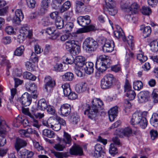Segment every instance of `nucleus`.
<instances>
[{"instance_id":"f257e3e1","label":"nucleus","mask_w":158,"mask_h":158,"mask_svg":"<svg viewBox=\"0 0 158 158\" xmlns=\"http://www.w3.org/2000/svg\"><path fill=\"white\" fill-rule=\"evenodd\" d=\"M89 103H84L81 109L84 111L85 115H87L90 118H92V115L96 113L99 109H102V106L104 104L99 98H94L89 100Z\"/></svg>"},{"instance_id":"f03ea898","label":"nucleus","mask_w":158,"mask_h":158,"mask_svg":"<svg viewBox=\"0 0 158 158\" xmlns=\"http://www.w3.org/2000/svg\"><path fill=\"white\" fill-rule=\"evenodd\" d=\"M147 111H144L142 113L135 112L131 119V123L133 125L139 124L141 128L145 129L147 126L148 122L144 116L147 115Z\"/></svg>"},{"instance_id":"7ed1b4c3","label":"nucleus","mask_w":158,"mask_h":158,"mask_svg":"<svg viewBox=\"0 0 158 158\" xmlns=\"http://www.w3.org/2000/svg\"><path fill=\"white\" fill-rule=\"evenodd\" d=\"M83 47L86 52L91 54L97 50L98 47L97 42L92 38H86L84 41Z\"/></svg>"},{"instance_id":"20e7f679","label":"nucleus","mask_w":158,"mask_h":158,"mask_svg":"<svg viewBox=\"0 0 158 158\" xmlns=\"http://www.w3.org/2000/svg\"><path fill=\"white\" fill-rule=\"evenodd\" d=\"M115 78L112 74H106L100 81V86L101 88L103 89H107L111 88L115 83Z\"/></svg>"},{"instance_id":"39448f33","label":"nucleus","mask_w":158,"mask_h":158,"mask_svg":"<svg viewBox=\"0 0 158 158\" xmlns=\"http://www.w3.org/2000/svg\"><path fill=\"white\" fill-rule=\"evenodd\" d=\"M73 40L66 41L64 45L66 50L72 55L75 56L81 51V47Z\"/></svg>"},{"instance_id":"423d86ee","label":"nucleus","mask_w":158,"mask_h":158,"mask_svg":"<svg viewBox=\"0 0 158 158\" xmlns=\"http://www.w3.org/2000/svg\"><path fill=\"white\" fill-rule=\"evenodd\" d=\"M107 58L105 55H100L97 57V61L95 64V68L96 69H102L105 68L106 69L110 67L109 64H108L107 62Z\"/></svg>"},{"instance_id":"0eeeda50","label":"nucleus","mask_w":158,"mask_h":158,"mask_svg":"<svg viewBox=\"0 0 158 158\" xmlns=\"http://www.w3.org/2000/svg\"><path fill=\"white\" fill-rule=\"evenodd\" d=\"M137 131V130H133L132 131L130 127H127L124 128L118 129L116 130L115 133L120 137H123L124 136L127 137L130 136L132 135L133 132L134 134L136 135Z\"/></svg>"},{"instance_id":"6e6552de","label":"nucleus","mask_w":158,"mask_h":158,"mask_svg":"<svg viewBox=\"0 0 158 158\" xmlns=\"http://www.w3.org/2000/svg\"><path fill=\"white\" fill-rule=\"evenodd\" d=\"M71 111L70 105L68 104H64L60 106L58 113L62 117H67Z\"/></svg>"},{"instance_id":"1a4fd4ad","label":"nucleus","mask_w":158,"mask_h":158,"mask_svg":"<svg viewBox=\"0 0 158 158\" xmlns=\"http://www.w3.org/2000/svg\"><path fill=\"white\" fill-rule=\"evenodd\" d=\"M31 97L27 93H25L19 99V101L23 107L29 106L31 102Z\"/></svg>"},{"instance_id":"9d476101","label":"nucleus","mask_w":158,"mask_h":158,"mask_svg":"<svg viewBox=\"0 0 158 158\" xmlns=\"http://www.w3.org/2000/svg\"><path fill=\"white\" fill-rule=\"evenodd\" d=\"M115 44L112 40H106L102 47V49L104 52H111L114 50Z\"/></svg>"},{"instance_id":"9b49d317","label":"nucleus","mask_w":158,"mask_h":158,"mask_svg":"<svg viewBox=\"0 0 158 158\" xmlns=\"http://www.w3.org/2000/svg\"><path fill=\"white\" fill-rule=\"evenodd\" d=\"M47 105L45 100L44 99H41L38 102L36 107L33 106L31 108V111L33 113L37 110H45Z\"/></svg>"},{"instance_id":"f8f14e48","label":"nucleus","mask_w":158,"mask_h":158,"mask_svg":"<svg viewBox=\"0 0 158 158\" xmlns=\"http://www.w3.org/2000/svg\"><path fill=\"white\" fill-rule=\"evenodd\" d=\"M45 88L47 92H50L51 89L54 87L55 85L54 80L49 76H46L44 79Z\"/></svg>"},{"instance_id":"ddd939ff","label":"nucleus","mask_w":158,"mask_h":158,"mask_svg":"<svg viewBox=\"0 0 158 158\" xmlns=\"http://www.w3.org/2000/svg\"><path fill=\"white\" fill-rule=\"evenodd\" d=\"M77 23L80 26L85 27L90 22L91 20L89 16H80L77 18Z\"/></svg>"},{"instance_id":"4468645a","label":"nucleus","mask_w":158,"mask_h":158,"mask_svg":"<svg viewBox=\"0 0 158 158\" xmlns=\"http://www.w3.org/2000/svg\"><path fill=\"white\" fill-rule=\"evenodd\" d=\"M24 15L21 10L17 9L15 13V15L13 19V22L15 24H19L23 19Z\"/></svg>"},{"instance_id":"2eb2a0df","label":"nucleus","mask_w":158,"mask_h":158,"mask_svg":"<svg viewBox=\"0 0 158 158\" xmlns=\"http://www.w3.org/2000/svg\"><path fill=\"white\" fill-rule=\"evenodd\" d=\"M118 112V107L117 106L112 107L108 111L109 118L110 122L114 120L117 115Z\"/></svg>"},{"instance_id":"dca6fc26","label":"nucleus","mask_w":158,"mask_h":158,"mask_svg":"<svg viewBox=\"0 0 158 158\" xmlns=\"http://www.w3.org/2000/svg\"><path fill=\"white\" fill-rule=\"evenodd\" d=\"M70 153L72 155L81 156L83 154L82 149L79 146L75 145L70 149Z\"/></svg>"},{"instance_id":"f3484780","label":"nucleus","mask_w":158,"mask_h":158,"mask_svg":"<svg viewBox=\"0 0 158 158\" xmlns=\"http://www.w3.org/2000/svg\"><path fill=\"white\" fill-rule=\"evenodd\" d=\"M85 64V58L82 56H77L76 57L75 60V69L76 67L81 68Z\"/></svg>"},{"instance_id":"a211bd4d","label":"nucleus","mask_w":158,"mask_h":158,"mask_svg":"<svg viewBox=\"0 0 158 158\" xmlns=\"http://www.w3.org/2000/svg\"><path fill=\"white\" fill-rule=\"evenodd\" d=\"M26 145L27 143L25 141L21 139L18 138L16 140L15 147L17 152H18L21 148L26 146Z\"/></svg>"},{"instance_id":"6ab92c4d","label":"nucleus","mask_w":158,"mask_h":158,"mask_svg":"<svg viewBox=\"0 0 158 158\" xmlns=\"http://www.w3.org/2000/svg\"><path fill=\"white\" fill-rule=\"evenodd\" d=\"M58 140L61 142H63L66 144H68L69 146L71 144V138L70 135L65 132H64V138L60 139L58 137Z\"/></svg>"},{"instance_id":"aec40b11","label":"nucleus","mask_w":158,"mask_h":158,"mask_svg":"<svg viewBox=\"0 0 158 158\" xmlns=\"http://www.w3.org/2000/svg\"><path fill=\"white\" fill-rule=\"evenodd\" d=\"M88 89L86 84L83 82L76 85L75 88L76 92L79 93L85 91Z\"/></svg>"},{"instance_id":"412c9836","label":"nucleus","mask_w":158,"mask_h":158,"mask_svg":"<svg viewBox=\"0 0 158 158\" xmlns=\"http://www.w3.org/2000/svg\"><path fill=\"white\" fill-rule=\"evenodd\" d=\"M149 92L148 91H142L140 92L138 95V97L141 103L145 102L148 98Z\"/></svg>"},{"instance_id":"4be33fe9","label":"nucleus","mask_w":158,"mask_h":158,"mask_svg":"<svg viewBox=\"0 0 158 158\" xmlns=\"http://www.w3.org/2000/svg\"><path fill=\"white\" fill-rule=\"evenodd\" d=\"M74 14L73 11H70L65 13L63 15V17L64 21H74L75 19L73 17Z\"/></svg>"},{"instance_id":"5701e85b","label":"nucleus","mask_w":158,"mask_h":158,"mask_svg":"<svg viewBox=\"0 0 158 158\" xmlns=\"http://www.w3.org/2000/svg\"><path fill=\"white\" fill-rule=\"evenodd\" d=\"M102 148V145L99 144H97L94 147V156L96 158H99L101 156Z\"/></svg>"},{"instance_id":"b1692460","label":"nucleus","mask_w":158,"mask_h":158,"mask_svg":"<svg viewBox=\"0 0 158 158\" xmlns=\"http://www.w3.org/2000/svg\"><path fill=\"white\" fill-rule=\"evenodd\" d=\"M16 122L18 123L23 124L24 127H25L29 125L28 120L26 119L24 116L18 115L16 118Z\"/></svg>"},{"instance_id":"393cba45","label":"nucleus","mask_w":158,"mask_h":158,"mask_svg":"<svg viewBox=\"0 0 158 158\" xmlns=\"http://www.w3.org/2000/svg\"><path fill=\"white\" fill-rule=\"evenodd\" d=\"M118 27L119 28L118 30H117L114 31V35L117 38L119 39L122 38L123 41H124L126 40V37L124 35V34L122 29L120 28L119 26Z\"/></svg>"},{"instance_id":"a878e982","label":"nucleus","mask_w":158,"mask_h":158,"mask_svg":"<svg viewBox=\"0 0 158 158\" xmlns=\"http://www.w3.org/2000/svg\"><path fill=\"white\" fill-rule=\"evenodd\" d=\"M84 4L83 2L77 1L76 3V11L78 13H81L83 12Z\"/></svg>"},{"instance_id":"bb28decb","label":"nucleus","mask_w":158,"mask_h":158,"mask_svg":"<svg viewBox=\"0 0 158 158\" xmlns=\"http://www.w3.org/2000/svg\"><path fill=\"white\" fill-rule=\"evenodd\" d=\"M142 27L143 26H141L140 28V30H143V36L144 38H146L149 36L151 34L152 32V29L149 26H147L146 27H143V29Z\"/></svg>"},{"instance_id":"cd10ccee","label":"nucleus","mask_w":158,"mask_h":158,"mask_svg":"<svg viewBox=\"0 0 158 158\" xmlns=\"http://www.w3.org/2000/svg\"><path fill=\"white\" fill-rule=\"evenodd\" d=\"M139 6L136 2L132 3L129 7V12L132 14H136L138 12V9Z\"/></svg>"},{"instance_id":"c85d7f7f","label":"nucleus","mask_w":158,"mask_h":158,"mask_svg":"<svg viewBox=\"0 0 158 158\" xmlns=\"http://www.w3.org/2000/svg\"><path fill=\"white\" fill-rule=\"evenodd\" d=\"M61 87L63 89L64 95L68 97L71 92L70 85L68 83H65L63 84Z\"/></svg>"},{"instance_id":"c756f323","label":"nucleus","mask_w":158,"mask_h":158,"mask_svg":"<svg viewBox=\"0 0 158 158\" xmlns=\"http://www.w3.org/2000/svg\"><path fill=\"white\" fill-rule=\"evenodd\" d=\"M149 45L151 51L153 52L158 51V39L154 40L150 42Z\"/></svg>"},{"instance_id":"7c9ffc66","label":"nucleus","mask_w":158,"mask_h":158,"mask_svg":"<svg viewBox=\"0 0 158 158\" xmlns=\"http://www.w3.org/2000/svg\"><path fill=\"white\" fill-rule=\"evenodd\" d=\"M124 42H127L128 45L132 50H134V43L133 39V37L131 35L128 36L127 38L126 37V40Z\"/></svg>"},{"instance_id":"2f4dec72","label":"nucleus","mask_w":158,"mask_h":158,"mask_svg":"<svg viewBox=\"0 0 158 158\" xmlns=\"http://www.w3.org/2000/svg\"><path fill=\"white\" fill-rule=\"evenodd\" d=\"M64 20L60 17H59L55 21V25L57 29H60L64 27Z\"/></svg>"},{"instance_id":"473e14b6","label":"nucleus","mask_w":158,"mask_h":158,"mask_svg":"<svg viewBox=\"0 0 158 158\" xmlns=\"http://www.w3.org/2000/svg\"><path fill=\"white\" fill-rule=\"evenodd\" d=\"M150 123L154 127L158 126V115L156 113L153 114L150 119Z\"/></svg>"},{"instance_id":"72a5a7b5","label":"nucleus","mask_w":158,"mask_h":158,"mask_svg":"<svg viewBox=\"0 0 158 158\" xmlns=\"http://www.w3.org/2000/svg\"><path fill=\"white\" fill-rule=\"evenodd\" d=\"M140 11L143 15H149L152 13L151 9L147 6H142Z\"/></svg>"},{"instance_id":"f704fd0d","label":"nucleus","mask_w":158,"mask_h":158,"mask_svg":"<svg viewBox=\"0 0 158 158\" xmlns=\"http://www.w3.org/2000/svg\"><path fill=\"white\" fill-rule=\"evenodd\" d=\"M62 78L64 81H72L74 78V75L72 73L68 72L62 76Z\"/></svg>"},{"instance_id":"c9c22d12","label":"nucleus","mask_w":158,"mask_h":158,"mask_svg":"<svg viewBox=\"0 0 158 158\" xmlns=\"http://www.w3.org/2000/svg\"><path fill=\"white\" fill-rule=\"evenodd\" d=\"M7 128H9V127L5 124L4 121L0 122V134H5L7 130Z\"/></svg>"},{"instance_id":"e433bc0d","label":"nucleus","mask_w":158,"mask_h":158,"mask_svg":"<svg viewBox=\"0 0 158 158\" xmlns=\"http://www.w3.org/2000/svg\"><path fill=\"white\" fill-rule=\"evenodd\" d=\"M42 133L43 135L49 138H54L55 136L54 132L48 129L43 130Z\"/></svg>"},{"instance_id":"4c0bfd02","label":"nucleus","mask_w":158,"mask_h":158,"mask_svg":"<svg viewBox=\"0 0 158 158\" xmlns=\"http://www.w3.org/2000/svg\"><path fill=\"white\" fill-rule=\"evenodd\" d=\"M71 6L70 2L69 1L65 2L60 7V10L61 13H63L68 10Z\"/></svg>"},{"instance_id":"58836bf2","label":"nucleus","mask_w":158,"mask_h":158,"mask_svg":"<svg viewBox=\"0 0 158 158\" xmlns=\"http://www.w3.org/2000/svg\"><path fill=\"white\" fill-rule=\"evenodd\" d=\"M23 77L24 78L32 81H35L36 77L35 76L33 75L30 72H24L23 74Z\"/></svg>"},{"instance_id":"ea45409f","label":"nucleus","mask_w":158,"mask_h":158,"mask_svg":"<svg viewBox=\"0 0 158 158\" xmlns=\"http://www.w3.org/2000/svg\"><path fill=\"white\" fill-rule=\"evenodd\" d=\"M143 87V83L141 81H135L133 83V87L135 90H139L142 89Z\"/></svg>"},{"instance_id":"a19ab883","label":"nucleus","mask_w":158,"mask_h":158,"mask_svg":"<svg viewBox=\"0 0 158 158\" xmlns=\"http://www.w3.org/2000/svg\"><path fill=\"white\" fill-rule=\"evenodd\" d=\"M74 27V24L73 22H68L64 26L66 32H71Z\"/></svg>"},{"instance_id":"79ce46f5","label":"nucleus","mask_w":158,"mask_h":158,"mask_svg":"<svg viewBox=\"0 0 158 158\" xmlns=\"http://www.w3.org/2000/svg\"><path fill=\"white\" fill-rule=\"evenodd\" d=\"M108 11L109 14L112 16H114L117 13L118 10L116 7L114 5L108 6Z\"/></svg>"},{"instance_id":"37998d69","label":"nucleus","mask_w":158,"mask_h":158,"mask_svg":"<svg viewBox=\"0 0 158 158\" xmlns=\"http://www.w3.org/2000/svg\"><path fill=\"white\" fill-rule=\"evenodd\" d=\"M24 50L23 46L21 45L19 47L17 48L14 52V54L16 56H20L23 53Z\"/></svg>"},{"instance_id":"c03bdc74","label":"nucleus","mask_w":158,"mask_h":158,"mask_svg":"<svg viewBox=\"0 0 158 158\" xmlns=\"http://www.w3.org/2000/svg\"><path fill=\"white\" fill-rule=\"evenodd\" d=\"M60 143L58 144H56L54 148L57 151H62L65 148V144H64L63 142L59 141Z\"/></svg>"},{"instance_id":"a18cd8bd","label":"nucleus","mask_w":158,"mask_h":158,"mask_svg":"<svg viewBox=\"0 0 158 158\" xmlns=\"http://www.w3.org/2000/svg\"><path fill=\"white\" fill-rule=\"evenodd\" d=\"M47 113L48 114L54 115L56 113L55 109L53 106L50 105H47V107L46 108Z\"/></svg>"},{"instance_id":"49530a36","label":"nucleus","mask_w":158,"mask_h":158,"mask_svg":"<svg viewBox=\"0 0 158 158\" xmlns=\"http://www.w3.org/2000/svg\"><path fill=\"white\" fill-rule=\"evenodd\" d=\"M137 59L139 60L140 62L143 63L148 59V57L144 56L143 53L138 54L137 55Z\"/></svg>"},{"instance_id":"de8ad7c7","label":"nucleus","mask_w":158,"mask_h":158,"mask_svg":"<svg viewBox=\"0 0 158 158\" xmlns=\"http://www.w3.org/2000/svg\"><path fill=\"white\" fill-rule=\"evenodd\" d=\"M109 152L113 156L117 154L118 150L116 147L114 146V144L113 143L110 144Z\"/></svg>"},{"instance_id":"09e8293b","label":"nucleus","mask_w":158,"mask_h":158,"mask_svg":"<svg viewBox=\"0 0 158 158\" xmlns=\"http://www.w3.org/2000/svg\"><path fill=\"white\" fill-rule=\"evenodd\" d=\"M61 3L56 0H53L52 2L51 6L52 8L56 10L60 9Z\"/></svg>"},{"instance_id":"8fccbe9b","label":"nucleus","mask_w":158,"mask_h":158,"mask_svg":"<svg viewBox=\"0 0 158 158\" xmlns=\"http://www.w3.org/2000/svg\"><path fill=\"white\" fill-rule=\"evenodd\" d=\"M126 96L129 98L130 100H133L136 94L134 90H130L127 92Z\"/></svg>"},{"instance_id":"3c124183","label":"nucleus","mask_w":158,"mask_h":158,"mask_svg":"<svg viewBox=\"0 0 158 158\" xmlns=\"http://www.w3.org/2000/svg\"><path fill=\"white\" fill-rule=\"evenodd\" d=\"M26 89L29 92L34 93L36 91L37 86L35 83H31L30 84L29 87H27Z\"/></svg>"},{"instance_id":"603ef678","label":"nucleus","mask_w":158,"mask_h":158,"mask_svg":"<svg viewBox=\"0 0 158 158\" xmlns=\"http://www.w3.org/2000/svg\"><path fill=\"white\" fill-rule=\"evenodd\" d=\"M26 4L28 7L31 9L34 8L36 3L35 0H26Z\"/></svg>"},{"instance_id":"864d4df0","label":"nucleus","mask_w":158,"mask_h":158,"mask_svg":"<svg viewBox=\"0 0 158 158\" xmlns=\"http://www.w3.org/2000/svg\"><path fill=\"white\" fill-rule=\"evenodd\" d=\"M30 60L34 64L37 63L39 60L38 57L35 53L32 52L30 56Z\"/></svg>"},{"instance_id":"5fc2aeb1","label":"nucleus","mask_w":158,"mask_h":158,"mask_svg":"<svg viewBox=\"0 0 158 158\" xmlns=\"http://www.w3.org/2000/svg\"><path fill=\"white\" fill-rule=\"evenodd\" d=\"M27 150L25 149H22L19 152H17L19 158H26V153Z\"/></svg>"},{"instance_id":"6e6d98bb","label":"nucleus","mask_w":158,"mask_h":158,"mask_svg":"<svg viewBox=\"0 0 158 158\" xmlns=\"http://www.w3.org/2000/svg\"><path fill=\"white\" fill-rule=\"evenodd\" d=\"M106 70H95L94 77L97 78H99L104 73Z\"/></svg>"},{"instance_id":"4d7b16f0","label":"nucleus","mask_w":158,"mask_h":158,"mask_svg":"<svg viewBox=\"0 0 158 158\" xmlns=\"http://www.w3.org/2000/svg\"><path fill=\"white\" fill-rule=\"evenodd\" d=\"M50 2V0H42L41 4V7L44 10H46L48 7V4Z\"/></svg>"},{"instance_id":"13d9d810","label":"nucleus","mask_w":158,"mask_h":158,"mask_svg":"<svg viewBox=\"0 0 158 158\" xmlns=\"http://www.w3.org/2000/svg\"><path fill=\"white\" fill-rule=\"evenodd\" d=\"M150 134L152 139L154 140L157 138L158 133L157 131L155 130H152L150 132Z\"/></svg>"},{"instance_id":"bf43d9fd","label":"nucleus","mask_w":158,"mask_h":158,"mask_svg":"<svg viewBox=\"0 0 158 158\" xmlns=\"http://www.w3.org/2000/svg\"><path fill=\"white\" fill-rule=\"evenodd\" d=\"M124 91L125 92H127L130 90H132L131 84L129 81L126 79L124 85Z\"/></svg>"},{"instance_id":"052dcab7","label":"nucleus","mask_w":158,"mask_h":158,"mask_svg":"<svg viewBox=\"0 0 158 158\" xmlns=\"http://www.w3.org/2000/svg\"><path fill=\"white\" fill-rule=\"evenodd\" d=\"M79 121V118L77 115H72L70 119V122L73 124H76Z\"/></svg>"},{"instance_id":"680f3d73","label":"nucleus","mask_w":158,"mask_h":158,"mask_svg":"<svg viewBox=\"0 0 158 158\" xmlns=\"http://www.w3.org/2000/svg\"><path fill=\"white\" fill-rule=\"evenodd\" d=\"M5 31L8 35L14 34L15 31L13 27L11 26H7L5 28Z\"/></svg>"},{"instance_id":"e2e57ef3","label":"nucleus","mask_w":158,"mask_h":158,"mask_svg":"<svg viewBox=\"0 0 158 158\" xmlns=\"http://www.w3.org/2000/svg\"><path fill=\"white\" fill-rule=\"evenodd\" d=\"M56 29L54 27H51L46 28V32L49 35H54Z\"/></svg>"},{"instance_id":"0e129e2a","label":"nucleus","mask_w":158,"mask_h":158,"mask_svg":"<svg viewBox=\"0 0 158 158\" xmlns=\"http://www.w3.org/2000/svg\"><path fill=\"white\" fill-rule=\"evenodd\" d=\"M50 16L51 19L55 20V21L59 17H60L59 15V12L56 11L52 12L50 14Z\"/></svg>"},{"instance_id":"69168bd1","label":"nucleus","mask_w":158,"mask_h":158,"mask_svg":"<svg viewBox=\"0 0 158 158\" xmlns=\"http://www.w3.org/2000/svg\"><path fill=\"white\" fill-rule=\"evenodd\" d=\"M63 63L65 64H73V63H75V60L74 58L72 57V59L69 57H67L65 60H64Z\"/></svg>"},{"instance_id":"338daca9","label":"nucleus","mask_w":158,"mask_h":158,"mask_svg":"<svg viewBox=\"0 0 158 158\" xmlns=\"http://www.w3.org/2000/svg\"><path fill=\"white\" fill-rule=\"evenodd\" d=\"M1 64L3 65H5L6 66V69H9L11 67V64L9 60L6 59H4L2 60Z\"/></svg>"},{"instance_id":"774afa93","label":"nucleus","mask_w":158,"mask_h":158,"mask_svg":"<svg viewBox=\"0 0 158 158\" xmlns=\"http://www.w3.org/2000/svg\"><path fill=\"white\" fill-rule=\"evenodd\" d=\"M2 42L5 44H10L11 42V37L9 36H7L3 38Z\"/></svg>"}]
</instances>
